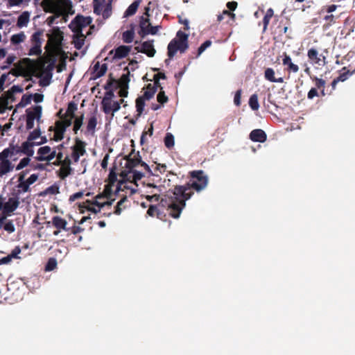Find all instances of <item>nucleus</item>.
<instances>
[{
	"instance_id": "774afa93",
	"label": "nucleus",
	"mask_w": 355,
	"mask_h": 355,
	"mask_svg": "<svg viewBox=\"0 0 355 355\" xmlns=\"http://www.w3.org/2000/svg\"><path fill=\"white\" fill-rule=\"evenodd\" d=\"M237 2L236 1H230L227 3V7L230 11H234L237 8Z\"/></svg>"
},
{
	"instance_id": "e2e57ef3",
	"label": "nucleus",
	"mask_w": 355,
	"mask_h": 355,
	"mask_svg": "<svg viewBox=\"0 0 355 355\" xmlns=\"http://www.w3.org/2000/svg\"><path fill=\"white\" fill-rule=\"evenodd\" d=\"M38 179V175L32 174L28 178L25 179V181L31 186L35 183Z\"/></svg>"
},
{
	"instance_id": "69168bd1",
	"label": "nucleus",
	"mask_w": 355,
	"mask_h": 355,
	"mask_svg": "<svg viewBox=\"0 0 355 355\" xmlns=\"http://www.w3.org/2000/svg\"><path fill=\"white\" fill-rule=\"evenodd\" d=\"M178 21L180 24H184V29L188 31L189 29V20L187 19H182L181 17H178Z\"/></svg>"
},
{
	"instance_id": "9b49d317",
	"label": "nucleus",
	"mask_w": 355,
	"mask_h": 355,
	"mask_svg": "<svg viewBox=\"0 0 355 355\" xmlns=\"http://www.w3.org/2000/svg\"><path fill=\"white\" fill-rule=\"evenodd\" d=\"M86 144L76 138L75 143L70 148V153L66 157L69 163H77L80 158L86 154Z\"/></svg>"
},
{
	"instance_id": "4468645a",
	"label": "nucleus",
	"mask_w": 355,
	"mask_h": 355,
	"mask_svg": "<svg viewBox=\"0 0 355 355\" xmlns=\"http://www.w3.org/2000/svg\"><path fill=\"white\" fill-rule=\"evenodd\" d=\"M91 23V17L78 15L71 21L69 26L73 33H84V29Z\"/></svg>"
},
{
	"instance_id": "c03bdc74",
	"label": "nucleus",
	"mask_w": 355,
	"mask_h": 355,
	"mask_svg": "<svg viewBox=\"0 0 355 355\" xmlns=\"http://www.w3.org/2000/svg\"><path fill=\"white\" fill-rule=\"evenodd\" d=\"M6 217L3 221V229L9 234L13 233L15 231V227L12 220H9Z\"/></svg>"
},
{
	"instance_id": "aec40b11",
	"label": "nucleus",
	"mask_w": 355,
	"mask_h": 355,
	"mask_svg": "<svg viewBox=\"0 0 355 355\" xmlns=\"http://www.w3.org/2000/svg\"><path fill=\"white\" fill-rule=\"evenodd\" d=\"M105 198V196L102 195H98L96 196V199L94 203H92L90 201L87 200V206H85L89 211L98 213L101 211V208L105 206H110L112 205L111 201H101L102 199Z\"/></svg>"
},
{
	"instance_id": "473e14b6",
	"label": "nucleus",
	"mask_w": 355,
	"mask_h": 355,
	"mask_svg": "<svg viewBox=\"0 0 355 355\" xmlns=\"http://www.w3.org/2000/svg\"><path fill=\"white\" fill-rule=\"evenodd\" d=\"M338 17L339 15H334L332 13H327L323 18L324 20V23L322 26L323 29L327 30L335 24Z\"/></svg>"
},
{
	"instance_id": "7c9ffc66",
	"label": "nucleus",
	"mask_w": 355,
	"mask_h": 355,
	"mask_svg": "<svg viewBox=\"0 0 355 355\" xmlns=\"http://www.w3.org/2000/svg\"><path fill=\"white\" fill-rule=\"evenodd\" d=\"M35 146H37L36 144L27 140L21 144L20 148L21 152L28 157H31L34 154L33 147Z\"/></svg>"
},
{
	"instance_id": "f8f14e48",
	"label": "nucleus",
	"mask_w": 355,
	"mask_h": 355,
	"mask_svg": "<svg viewBox=\"0 0 355 355\" xmlns=\"http://www.w3.org/2000/svg\"><path fill=\"white\" fill-rule=\"evenodd\" d=\"M12 157V152L9 148L4 149L0 153V177L13 170L15 166L10 160Z\"/></svg>"
},
{
	"instance_id": "6e6d98bb",
	"label": "nucleus",
	"mask_w": 355,
	"mask_h": 355,
	"mask_svg": "<svg viewBox=\"0 0 355 355\" xmlns=\"http://www.w3.org/2000/svg\"><path fill=\"white\" fill-rule=\"evenodd\" d=\"M83 115H82L79 118H76L74 121L73 130L76 133L78 130L80 128L83 124Z\"/></svg>"
},
{
	"instance_id": "a18cd8bd",
	"label": "nucleus",
	"mask_w": 355,
	"mask_h": 355,
	"mask_svg": "<svg viewBox=\"0 0 355 355\" xmlns=\"http://www.w3.org/2000/svg\"><path fill=\"white\" fill-rule=\"evenodd\" d=\"M95 76L101 77L103 76L107 70V67L105 64L100 65L98 63L96 64L94 67Z\"/></svg>"
},
{
	"instance_id": "864d4df0",
	"label": "nucleus",
	"mask_w": 355,
	"mask_h": 355,
	"mask_svg": "<svg viewBox=\"0 0 355 355\" xmlns=\"http://www.w3.org/2000/svg\"><path fill=\"white\" fill-rule=\"evenodd\" d=\"M311 78L315 82V85L317 89H324L325 85H326V82H325V80L324 79L319 78L315 77V76H314L313 78Z\"/></svg>"
},
{
	"instance_id": "de8ad7c7",
	"label": "nucleus",
	"mask_w": 355,
	"mask_h": 355,
	"mask_svg": "<svg viewBox=\"0 0 355 355\" xmlns=\"http://www.w3.org/2000/svg\"><path fill=\"white\" fill-rule=\"evenodd\" d=\"M32 100V94H24L22 96L20 102L17 104L18 107H24L31 103Z\"/></svg>"
},
{
	"instance_id": "bf43d9fd",
	"label": "nucleus",
	"mask_w": 355,
	"mask_h": 355,
	"mask_svg": "<svg viewBox=\"0 0 355 355\" xmlns=\"http://www.w3.org/2000/svg\"><path fill=\"white\" fill-rule=\"evenodd\" d=\"M84 195L83 191H78L77 193H73L69 197V201L73 202L80 198H82Z\"/></svg>"
},
{
	"instance_id": "37998d69",
	"label": "nucleus",
	"mask_w": 355,
	"mask_h": 355,
	"mask_svg": "<svg viewBox=\"0 0 355 355\" xmlns=\"http://www.w3.org/2000/svg\"><path fill=\"white\" fill-rule=\"evenodd\" d=\"M53 225L58 229L65 230L67 224V221L60 216H54L53 218Z\"/></svg>"
},
{
	"instance_id": "c9c22d12",
	"label": "nucleus",
	"mask_w": 355,
	"mask_h": 355,
	"mask_svg": "<svg viewBox=\"0 0 355 355\" xmlns=\"http://www.w3.org/2000/svg\"><path fill=\"white\" fill-rule=\"evenodd\" d=\"M141 51L149 57H153L155 54L153 41L145 42L141 46Z\"/></svg>"
},
{
	"instance_id": "3c124183",
	"label": "nucleus",
	"mask_w": 355,
	"mask_h": 355,
	"mask_svg": "<svg viewBox=\"0 0 355 355\" xmlns=\"http://www.w3.org/2000/svg\"><path fill=\"white\" fill-rule=\"evenodd\" d=\"M123 40L126 43H130L134 39V32L132 30H128L123 33Z\"/></svg>"
},
{
	"instance_id": "7ed1b4c3",
	"label": "nucleus",
	"mask_w": 355,
	"mask_h": 355,
	"mask_svg": "<svg viewBox=\"0 0 355 355\" xmlns=\"http://www.w3.org/2000/svg\"><path fill=\"white\" fill-rule=\"evenodd\" d=\"M42 7L45 12L54 14L56 17H62L64 21L69 15L73 14L71 0H42Z\"/></svg>"
},
{
	"instance_id": "0e129e2a",
	"label": "nucleus",
	"mask_w": 355,
	"mask_h": 355,
	"mask_svg": "<svg viewBox=\"0 0 355 355\" xmlns=\"http://www.w3.org/2000/svg\"><path fill=\"white\" fill-rule=\"evenodd\" d=\"M32 99H33V101L38 103H41L44 100V95L42 94H35L33 95H32Z\"/></svg>"
},
{
	"instance_id": "423d86ee",
	"label": "nucleus",
	"mask_w": 355,
	"mask_h": 355,
	"mask_svg": "<svg viewBox=\"0 0 355 355\" xmlns=\"http://www.w3.org/2000/svg\"><path fill=\"white\" fill-rule=\"evenodd\" d=\"M189 49V34L179 30L168 45V55L173 58L178 51L184 53Z\"/></svg>"
},
{
	"instance_id": "49530a36",
	"label": "nucleus",
	"mask_w": 355,
	"mask_h": 355,
	"mask_svg": "<svg viewBox=\"0 0 355 355\" xmlns=\"http://www.w3.org/2000/svg\"><path fill=\"white\" fill-rule=\"evenodd\" d=\"M164 145L167 148H171L174 146V137L171 133H166L164 137Z\"/></svg>"
},
{
	"instance_id": "412c9836",
	"label": "nucleus",
	"mask_w": 355,
	"mask_h": 355,
	"mask_svg": "<svg viewBox=\"0 0 355 355\" xmlns=\"http://www.w3.org/2000/svg\"><path fill=\"white\" fill-rule=\"evenodd\" d=\"M48 44L55 49H58L62 44L63 38L62 32L58 28H53L52 32L48 34Z\"/></svg>"
},
{
	"instance_id": "20e7f679",
	"label": "nucleus",
	"mask_w": 355,
	"mask_h": 355,
	"mask_svg": "<svg viewBox=\"0 0 355 355\" xmlns=\"http://www.w3.org/2000/svg\"><path fill=\"white\" fill-rule=\"evenodd\" d=\"M125 166L128 168V171H122L121 176V180H119L120 188L126 189L130 190V193H135L137 191V187L135 182L140 180L142 177L141 173L133 170L135 163L132 160L128 159L125 162Z\"/></svg>"
},
{
	"instance_id": "6ab92c4d",
	"label": "nucleus",
	"mask_w": 355,
	"mask_h": 355,
	"mask_svg": "<svg viewBox=\"0 0 355 355\" xmlns=\"http://www.w3.org/2000/svg\"><path fill=\"white\" fill-rule=\"evenodd\" d=\"M42 106L36 105L33 107V110L28 112L26 118V128L28 130L32 129L34 127L35 120L40 121L42 116Z\"/></svg>"
},
{
	"instance_id": "393cba45",
	"label": "nucleus",
	"mask_w": 355,
	"mask_h": 355,
	"mask_svg": "<svg viewBox=\"0 0 355 355\" xmlns=\"http://www.w3.org/2000/svg\"><path fill=\"white\" fill-rule=\"evenodd\" d=\"M250 139L252 141L263 143L266 141L267 135L263 130L255 129L250 132Z\"/></svg>"
},
{
	"instance_id": "13d9d810",
	"label": "nucleus",
	"mask_w": 355,
	"mask_h": 355,
	"mask_svg": "<svg viewBox=\"0 0 355 355\" xmlns=\"http://www.w3.org/2000/svg\"><path fill=\"white\" fill-rule=\"evenodd\" d=\"M241 90L239 89L236 91L234 98V103L236 105L239 106L241 105Z\"/></svg>"
},
{
	"instance_id": "f3484780",
	"label": "nucleus",
	"mask_w": 355,
	"mask_h": 355,
	"mask_svg": "<svg viewBox=\"0 0 355 355\" xmlns=\"http://www.w3.org/2000/svg\"><path fill=\"white\" fill-rule=\"evenodd\" d=\"M42 36V33L41 31H37L32 35L31 37V42L32 44V46L31 47L29 52L28 53V55L39 56L42 54V45L43 42Z\"/></svg>"
},
{
	"instance_id": "8fccbe9b",
	"label": "nucleus",
	"mask_w": 355,
	"mask_h": 355,
	"mask_svg": "<svg viewBox=\"0 0 355 355\" xmlns=\"http://www.w3.org/2000/svg\"><path fill=\"white\" fill-rule=\"evenodd\" d=\"M158 89H159L160 91L159 92V94L157 95V102L163 105L164 103L168 101V96L165 95V93L162 90V87H159Z\"/></svg>"
},
{
	"instance_id": "0eeeda50",
	"label": "nucleus",
	"mask_w": 355,
	"mask_h": 355,
	"mask_svg": "<svg viewBox=\"0 0 355 355\" xmlns=\"http://www.w3.org/2000/svg\"><path fill=\"white\" fill-rule=\"evenodd\" d=\"M19 205V198L16 196L8 198L0 195V230L3 228L6 217L10 216Z\"/></svg>"
},
{
	"instance_id": "39448f33",
	"label": "nucleus",
	"mask_w": 355,
	"mask_h": 355,
	"mask_svg": "<svg viewBox=\"0 0 355 355\" xmlns=\"http://www.w3.org/2000/svg\"><path fill=\"white\" fill-rule=\"evenodd\" d=\"M166 171V165L157 163V172H159V173L164 176L159 177V175L157 173V178L159 177V179H157V183H159V184H157V189L159 192V194L157 193V202L159 201V203L160 202V200L162 198V197H160L161 194L164 193H167L166 195L170 196L171 193V186L172 180L170 178H173L175 176V174L171 172H167L166 174H164ZM162 198H164V196H162Z\"/></svg>"
},
{
	"instance_id": "ddd939ff",
	"label": "nucleus",
	"mask_w": 355,
	"mask_h": 355,
	"mask_svg": "<svg viewBox=\"0 0 355 355\" xmlns=\"http://www.w3.org/2000/svg\"><path fill=\"white\" fill-rule=\"evenodd\" d=\"M23 92L21 86L13 85L10 89L7 91L0 97V104L6 108L12 107V103L15 101V94Z\"/></svg>"
},
{
	"instance_id": "9d476101",
	"label": "nucleus",
	"mask_w": 355,
	"mask_h": 355,
	"mask_svg": "<svg viewBox=\"0 0 355 355\" xmlns=\"http://www.w3.org/2000/svg\"><path fill=\"white\" fill-rule=\"evenodd\" d=\"M153 79L155 82L153 84L149 83L144 90V94L136 100V108L138 116L142 114L146 101H150L155 94V74L153 75Z\"/></svg>"
},
{
	"instance_id": "f03ea898",
	"label": "nucleus",
	"mask_w": 355,
	"mask_h": 355,
	"mask_svg": "<svg viewBox=\"0 0 355 355\" xmlns=\"http://www.w3.org/2000/svg\"><path fill=\"white\" fill-rule=\"evenodd\" d=\"M27 64V75L33 76L40 79L39 83L42 87H46L50 85L53 67L44 62H36L28 58L24 59Z\"/></svg>"
},
{
	"instance_id": "338daca9",
	"label": "nucleus",
	"mask_w": 355,
	"mask_h": 355,
	"mask_svg": "<svg viewBox=\"0 0 355 355\" xmlns=\"http://www.w3.org/2000/svg\"><path fill=\"white\" fill-rule=\"evenodd\" d=\"M165 78H166V76H165L164 73H163L162 72H159V71L157 72V90L158 89L159 87H161L159 80L164 79Z\"/></svg>"
},
{
	"instance_id": "2f4dec72",
	"label": "nucleus",
	"mask_w": 355,
	"mask_h": 355,
	"mask_svg": "<svg viewBox=\"0 0 355 355\" xmlns=\"http://www.w3.org/2000/svg\"><path fill=\"white\" fill-rule=\"evenodd\" d=\"M264 78L271 82V83H284V78L280 77V78H275V71L272 68H267L266 69L265 71H264Z\"/></svg>"
},
{
	"instance_id": "f704fd0d",
	"label": "nucleus",
	"mask_w": 355,
	"mask_h": 355,
	"mask_svg": "<svg viewBox=\"0 0 355 355\" xmlns=\"http://www.w3.org/2000/svg\"><path fill=\"white\" fill-rule=\"evenodd\" d=\"M30 21V14L28 12H23L17 19V26L19 28L26 27Z\"/></svg>"
},
{
	"instance_id": "ea45409f",
	"label": "nucleus",
	"mask_w": 355,
	"mask_h": 355,
	"mask_svg": "<svg viewBox=\"0 0 355 355\" xmlns=\"http://www.w3.org/2000/svg\"><path fill=\"white\" fill-rule=\"evenodd\" d=\"M130 51V48L127 46H121L115 50L114 58H122L125 57Z\"/></svg>"
},
{
	"instance_id": "f257e3e1",
	"label": "nucleus",
	"mask_w": 355,
	"mask_h": 355,
	"mask_svg": "<svg viewBox=\"0 0 355 355\" xmlns=\"http://www.w3.org/2000/svg\"><path fill=\"white\" fill-rule=\"evenodd\" d=\"M191 180L184 185L175 186L170 196L164 195L157 206V218H161V208H165L167 214L173 218H178L186 206V201L193 194V190L200 192L208 184V177L202 170L189 172Z\"/></svg>"
},
{
	"instance_id": "c85d7f7f",
	"label": "nucleus",
	"mask_w": 355,
	"mask_h": 355,
	"mask_svg": "<svg viewBox=\"0 0 355 355\" xmlns=\"http://www.w3.org/2000/svg\"><path fill=\"white\" fill-rule=\"evenodd\" d=\"M73 164V163H69V161H67V158L62 162V166L59 170V175L62 179H64L71 174V168L70 165Z\"/></svg>"
},
{
	"instance_id": "09e8293b",
	"label": "nucleus",
	"mask_w": 355,
	"mask_h": 355,
	"mask_svg": "<svg viewBox=\"0 0 355 355\" xmlns=\"http://www.w3.org/2000/svg\"><path fill=\"white\" fill-rule=\"evenodd\" d=\"M249 105L253 110H257L259 105L258 103V96L257 94H252L249 99Z\"/></svg>"
},
{
	"instance_id": "052dcab7",
	"label": "nucleus",
	"mask_w": 355,
	"mask_h": 355,
	"mask_svg": "<svg viewBox=\"0 0 355 355\" xmlns=\"http://www.w3.org/2000/svg\"><path fill=\"white\" fill-rule=\"evenodd\" d=\"M337 8H338V6L331 4V5L327 6L325 8H324L322 10V12H326V13H332L333 12H334L336 10Z\"/></svg>"
},
{
	"instance_id": "a19ab883",
	"label": "nucleus",
	"mask_w": 355,
	"mask_h": 355,
	"mask_svg": "<svg viewBox=\"0 0 355 355\" xmlns=\"http://www.w3.org/2000/svg\"><path fill=\"white\" fill-rule=\"evenodd\" d=\"M96 125V117L95 116H90L87 124V133L89 135H93L94 133Z\"/></svg>"
},
{
	"instance_id": "79ce46f5",
	"label": "nucleus",
	"mask_w": 355,
	"mask_h": 355,
	"mask_svg": "<svg viewBox=\"0 0 355 355\" xmlns=\"http://www.w3.org/2000/svg\"><path fill=\"white\" fill-rule=\"evenodd\" d=\"M26 36L24 32L14 34L10 37V42L12 44L17 45L25 41Z\"/></svg>"
},
{
	"instance_id": "a878e982",
	"label": "nucleus",
	"mask_w": 355,
	"mask_h": 355,
	"mask_svg": "<svg viewBox=\"0 0 355 355\" xmlns=\"http://www.w3.org/2000/svg\"><path fill=\"white\" fill-rule=\"evenodd\" d=\"M154 198V196H146V201L141 203V206L144 208H148L147 216L153 217L155 214V207L152 203V200Z\"/></svg>"
},
{
	"instance_id": "680f3d73",
	"label": "nucleus",
	"mask_w": 355,
	"mask_h": 355,
	"mask_svg": "<svg viewBox=\"0 0 355 355\" xmlns=\"http://www.w3.org/2000/svg\"><path fill=\"white\" fill-rule=\"evenodd\" d=\"M319 96V94L317 91V89L316 88H311L309 92H308V94H307V98L309 99H313L314 97L315 96Z\"/></svg>"
},
{
	"instance_id": "6e6552de",
	"label": "nucleus",
	"mask_w": 355,
	"mask_h": 355,
	"mask_svg": "<svg viewBox=\"0 0 355 355\" xmlns=\"http://www.w3.org/2000/svg\"><path fill=\"white\" fill-rule=\"evenodd\" d=\"M114 97V94L112 91L107 92L101 102L103 112L106 114H110L111 119L113 118L114 113L119 110L121 103L124 102L123 99L120 101H116Z\"/></svg>"
},
{
	"instance_id": "cd10ccee",
	"label": "nucleus",
	"mask_w": 355,
	"mask_h": 355,
	"mask_svg": "<svg viewBox=\"0 0 355 355\" xmlns=\"http://www.w3.org/2000/svg\"><path fill=\"white\" fill-rule=\"evenodd\" d=\"M128 82V73L122 75L120 79L121 88L119 92V94L121 97L127 96Z\"/></svg>"
},
{
	"instance_id": "dca6fc26",
	"label": "nucleus",
	"mask_w": 355,
	"mask_h": 355,
	"mask_svg": "<svg viewBox=\"0 0 355 355\" xmlns=\"http://www.w3.org/2000/svg\"><path fill=\"white\" fill-rule=\"evenodd\" d=\"M94 11L104 19L108 18L112 14V6L110 0H94Z\"/></svg>"
},
{
	"instance_id": "c756f323",
	"label": "nucleus",
	"mask_w": 355,
	"mask_h": 355,
	"mask_svg": "<svg viewBox=\"0 0 355 355\" xmlns=\"http://www.w3.org/2000/svg\"><path fill=\"white\" fill-rule=\"evenodd\" d=\"M20 252L21 249L19 247L15 248L10 254L0 259V265L8 264L10 263L13 259L19 258L18 255Z\"/></svg>"
},
{
	"instance_id": "2eb2a0df",
	"label": "nucleus",
	"mask_w": 355,
	"mask_h": 355,
	"mask_svg": "<svg viewBox=\"0 0 355 355\" xmlns=\"http://www.w3.org/2000/svg\"><path fill=\"white\" fill-rule=\"evenodd\" d=\"M73 115L69 116V117H65L60 121H58L55 123V127L53 134V139L58 141H60L64 137V134L66 131L67 128L69 127L71 125Z\"/></svg>"
},
{
	"instance_id": "bb28decb",
	"label": "nucleus",
	"mask_w": 355,
	"mask_h": 355,
	"mask_svg": "<svg viewBox=\"0 0 355 355\" xmlns=\"http://www.w3.org/2000/svg\"><path fill=\"white\" fill-rule=\"evenodd\" d=\"M282 64L286 66V71L289 73H297L299 71V67L293 63L291 58L286 53H284Z\"/></svg>"
},
{
	"instance_id": "603ef678",
	"label": "nucleus",
	"mask_w": 355,
	"mask_h": 355,
	"mask_svg": "<svg viewBox=\"0 0 355 355\" xmlns=\"http://www.w3.org/2000/svg\"><path fill=\"white\" fill-rule=\"evenodd\" d=\"M30 162H31L30 157L27 156L26 157H24L23 159H21L20 160L19 163L16 166V170L19 171V170L24 168V167L27 166L29 164Z\"/></svg>"
},
{
	"instance_id": "e433bc0d",
	"label": "nucleus",
	"mask_w": 355,
	"mask_h": 355,
	"mask_svg": "<svg viewBox=\"0 0 355 355\" xmlns=\"http://www.w3.org/2000/svg\"><path fill=\"white\" fill-rule=\"evenodd\" d=\"M85 36L84 33H74L73 44L77 49H80L85 44Z\"/></svg>"
},
{
	"instance_id": "a211bd4d",
	"label": "nucleus",
	"mask_w": 355,
	"mask_h": 355,
	"mask_svg": "<svg viewBox=\"0 0 355 355\" xmlns=\"http://www.w3.org/2000/svg\"><path fill=\"white\" fill-rule=\"evenodd\" d=\"M56 156V150L49 146H42L38 149L37 159L40 162H51Z\"/></svg>"
},
{
	"instance_id": "4be33fe9",
	"label": "nucleus",
	"mask_w": 355,
	"mask_h": 355,
	"mask_svg": "<svg viewBox=\"0 0 355 355\" xmlns=\"http://www.w3.org/2000/svg\"><path fill=\"white\" fill-rule=\"evenodd\" d=\"M307 57L312 64L324 65L325 56L320 54L318 51L315 48H311L307 51Z\"/></svg>"
},
{
	"instance_id": "4c0bfd02",
	"label": "nucleus",
	"mask_w": 355,
	"mask_h": 355,
	"mask_svg": "<svg viewBox=\"0 0 355 355\" xmlns=\"http://www.w3.org/2000/svg\"><path fill=\"white\" fill-rule=\"evenodd\" d=\"M354 73V71H350L346 67L342 68L340 71L339 76L336 78L339 82H344L347 80Z\"/></svg>"
},
{
	"instance_id": "5fc2aeb1",
	"label": "nucleus",
	"mask_w": 355,
	"mask_h": 355,
	"mask_svg": "<svg viewBox=\"0 0 355 355\" xmlns=\"http://www.w3.org/2000/svg\"><path fill=\"white\" fill-rule=\"evenodd\" d=\"M211 45V41L206 40L204 42L198 49L197 56H199L201 53H202L206 49L209 47Z\"/></svg>"
},
{
	"instance_id": "5701e85b",
	"label": "nucleus",
	"mask_w": 355,
	"mask_h": 355,
	"mask_svg": "<svg viewBox=\"0 0 355 355\" xmlns=\"http://www.w3.org/2000/svg\"><path fill=\"white\" fill-rule=\"evenodd\" d=\"M153 132L154 128L152 123L148 127L145 128L140 139L141 145L148 148L149 144L153 142Z\"/></svg>"
},
{
	"instance_id": "1a4fd4ad",
	"label": "nucleus",
	"mask_w": 355,
	"mask_h": 355,
	"mask_svg": "<svg viewBox=\"0 0 355 355\" xmlns=\"http://www.w3.org/2000/svg\"><path fill=\"white\" fill-rule=\"evenodd\" d=\"M151 2H149L148 6L145 8V12L141 17L139 26H140V35L142 36L146 35H155V26H153L150 21V17L153 12V8L151 9Z\"/></svg>"
},
{
	"instance_id": "58836bf2",
	"label": "nucleus",
	"mask_w": 355,
	"mask_h": 355,
	"mask_svg": "<svg viewBox=\"0 0 355 355\" xmlns=\"http://www.w3.org/2000/svg\"><path fill=\"white\" fill-rule=\"evenodd\" d=\"M140 4V0H136L131 3L123 14L124 17H128L135 14Z\"/></svg>"
},
{
	"instance_id": "72a5a7b5",
	"label": "nucleus",
	"mask_w": 355,
	"mask_h": 355,
	"mask_svg": "<svg viewBox=\"0 0 355 355\" xmlns=\"http://www.w3.org/2000/svg\"><path fill=\"white\" fill-rule=\"evenodd\" d=\"M27 140L36 144L37 146H39L46 141V139L40 137V132L38 130H35L31 132L29 134Z\"/></svg>"
},
{
	"instance_id": "4d7b16f0",
	"label": "nucleus",
	"mask_w": 355,
	"mask_h": 355,
	"mask_svg": "<svg viewBox=\"0 0 355 355\" xmlns=\"http://www.w3.org/2000/svg\"><path fill=\"white\" fill-rule=\"evenodd\" d=\"M57 265L56 260L55 259H50L46 266V270H53Z\"/></svg>"
},
{
	"instance_id": "b1692460",
	"label": "nucleus",
	"mask_w": 355,
	"mask_h": 355,
	"mask_svg": "<svg viewBox=\"0 0 355 355\" xmlns=\"http://www.w3.org/2000/svg\"><path fill=\"white\" fill-rule=\"evenodd\" d=\"M26 173L22 171L18 178V184L17 185V194L24 193L29 191L30 185L25 181Z\"/></svg>"
}]
</instances>
